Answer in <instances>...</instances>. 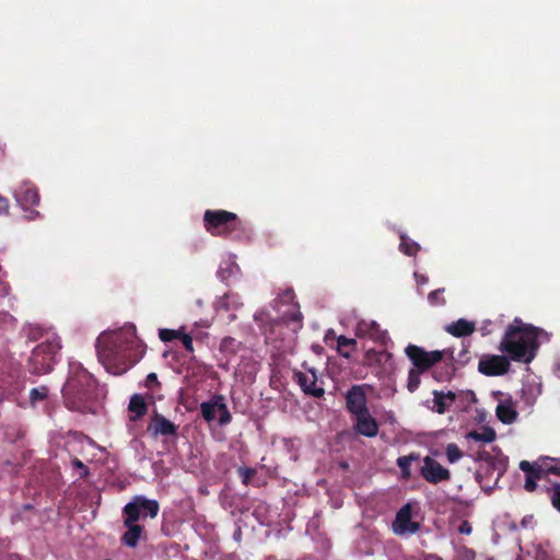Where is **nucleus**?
I'll use <instances>...</instances> for the list:
<instances>
[{"instance_id": "27", "label": "nucleus", "mask_w": 560, "mask_h": 560, "mask_svg": "<svg viewBox=\"0 0 560 560\" xmlns=\"http://www.w3.org/2000/svg\"><path fill=\"white\" fill-rule=\"evenodd\" d=\"M419 458L418 454L411 453L407 456H400L397 458V466L400 468L401 475L405 479L410 478L411 471L410 466L413 460Z\"/></svg>"}, {"instance_id": "30", "label": "nucleus", "mask_w": 560, "mask_h": 560, "mask_svg": "<svg viewBox=\"0 0 560 560\" xmlns=\"http://www.w3.org/2000/svg\"><path fill=\"white\" fill-rule=\"evenodd\" d=\"M421 374H423V372H420L419 370H417L415 368L409 370L407 389L410 393H415L419 388L420 383H421Z\"/></svg>"}, {"instance_id": "38", "label": "nucleus", "mask_w": 560, "mask_h": 560, "mask_svg": "<svg viewBox=\"0 0 560 560\" xmlns=\"http://www.w3.org/2000/svg\"><path fill=\"white\" fill-rule=\"evenodd\" d=\"M550 500L552 506L560 513V483L553 485Z\"/></svg>"}, {"instance_id": "15", "label": "nucleus", "mask_w": 560, "mask_h": 560, "mask_svg": "<svg viewBox=\"0 0 560 560\" xmlns=\"http://www.w3.org/2000/svg\"><path fill=\"white\" fill-rule=\"evenodd\" d=\"M294 380L306 395L315 398L324 396L325 390L322 386H317V375L314 369H311L308 374L301 371L294 372Z\"/></svg>"}, {"instance_id": "22", "label": "nucleus", "mask_w": 560, "mask_h": 560, "mask_svg": "<svg viewBox=\"0 0 560 560\" xmlns=\"http://www.w3.org/2000/svg\"><path fill=\"white\" fill-rule=\"evenodd\" d=\"M498 419L504 424L513 423L517 418V412L511 400L501 401L495 409Z\"/></svg>"}, {"instance_id": "19", "label": "nucleus", "mask_w": 560, "mask_h": 560, "mask_svg": "<svg viewBox=\"0 0 560 560\" xmlns=\"http://www.w3.org/2000/svg\"><path fill=\"white\" fill-rule=\"evenodd\" d=\"M520 469L526 474L524 489L528 492H533L537 487L536 481L542 479V476L539 472L538 464H532L527 460H522L520 463Z\"/></svg>"}, {"instance_id": "45", "label": "nucleus", "mask_w": 560, "mask_h": 560, "mask_svg": "<svg viewBox=\"0 0 560 560\" xmlns=\"http://www.w3.org/2000/svg\"><path fill=\"white\" fill-rule=\"evenodd\" d=\"M443 397L451 404H453L456 399V394L454 392L448 390L447 393H443Z\"/></svg>"}, {"instance_id": "4", "label": "nucleus", "mask_w": 560, "mask_h": 560, "mask_svg": "<svg viewBox=\"0 0 560 560\" xmlns=\"http://www.w3.org/2000/svg\"><path fill=\"white\" fill-rule=\"evenodd\" d=\"M203 225L213 236L228 237L243 229V222L236 213L226 210H206Z\"/></svg>"}, {"instance_id": "18", "label": "nucleus", "mask_w": 560, "mask_h": 560, "mask_svg": "<svg viewBox=\"0 0 560 560\" xmlns=\"http://www.w3.org/2000/svg\"><path fill=\"white\" fill-rule=\"evenodd\" d=\"M378 429L377 421L369 411L355 417L354 430L357 433L366 438H374L377 435Z\"/></svg>"}, {"instance_id": "14", "label": "nucleus", "mask_w": 560, "mask_h": 560, "mask_svg": "<svg viewBox=\"0 0 560 560\" xmlns=\"http://www.w3.org/2000/svg\"><path fill=\"white\" fill-rule=\"evenodd\" d=\"M420 524L411 521V506L405 504L396 514L393 523V530L396 535H404L406 533L415 534L419 530Z\"/></svg>"}, {"instance_id": "25", "label": "nucleus", "mask_w": 560, "mask_h": 560, "mask_svg": "<svg viewBox=\"0 0 560 560\" xmlns=\"http://www.w3.org/2000/svg\"><path fill=\"white\" fill-rule=\"evenodd\" d=\"M468 438L476 442L491 443L495 440V431L489 427H483L481 431H471L468 433Z\"/></svg>"}, {"instance_id": "9", "label": "nucleus", "mask_w": 560, "mask_h": 560, "mask_svg": "<svg viewBox=\"0 0 560 560\" xmlns=\"http://www.w3.org/2000/svg\"><path fill=\"white\" fill-rule=\"evenodd\" d=\"M125 516L124 525L127 532L122 535L121 541L128 547H136L143 532V526L137 524L138 515L133 505H125L122 509Z\"/></svg>"}, {"instance_id": "17", "label": "nucleus", "mask_w": 560, "mask_h": 560, "mask_svg": "<svg viewBox=\"0 0 560 560\" xmlns=\"http://www.w3.org/2000/svg\"><path fill=\"white\" fill-rule=\"evenodd\" d=\"M357 336L368 337L375 342L386 343L387 332L375 320H361L357 325Z\"/></svg>"}, {"instance_id": "34", "label": "nucleus", "mask_w": 560, "mask_h": 560, "mask_svg": "<svg viewBox=\"0 0 560 560\" xmlns=\"http://www.w3.org/2000/svg\"><path fill=\"white\" fill-rule=\"evenodd\" d=\"M237 474L242 479L244 486L255 485L253 482L254 477L257 475V470L252 467L241 466L237 468Z\"/></svg>"}, {"instance_id": "1", "label": "nucleus", "mask_w": 560, "mask_h": 560, "mask_svg": "<svg viewBox=\"0 0 560 560\" xmlns=\"http://www.w3.org/2000/svg\"><path fill=\"white\" fill-rule=\"evenodd\" d=\"M145 345L138 338L136 326L104 332L97 338L96 351L100 362L113 375H122L145 353Z\"/></svg>"}, {"instance_id": "20", "label": "nucleus", "mask_w": 560, "mask_h": 560, "mask_svg": "<svg viewBox=\"0 0 560 560\" xmlns=\"http://www.w3.org/2000/svg\"><path fill=\"white\" fill-rule=\"evenodd\" d=\"M445 330L457 338L467 337L470 336L476 330V325L474 322L459 318L456 322L448 324Z\"/></svg>"}, {"instance_id": "51", "label": "nucleus", "mask_w": 560, "mask_h": 560, "mask_svg": "<svg viewBox=\"0 0 560 560\" xmlns=\"http://www.w3.org/2000/svg\"><path fill=\"white\" fill-rule=\"evenodd\" d=\"M104 560H110V559L107 558V559H104Z\"/></svg>"}, {"instance_id": "23", "label": "nucleus", "mask_w": 560, "mask_h": 560, "mask_svg": "<svg viewBox=\"0 0 560 560\" xmlns=\"http://www.w3.org/2000/svg\"><path fill=\"white\" fill-rule=\"evenodd\" d=\"M217 402V395H214L210 400L200 404L201 416L207 422H211L215 419L218 411Z\"/></svg>"}, {"instance_id": "5", "label": "nucleus", "mask_w": 560, "mask_h": 560, "mask_svg": "<svg viewBox=\"0 0 560 560\" xmlns=\"http://www.w3.org/2000/svg\"><path fill=\"white\" fill-rule=\"evenodd\" d=\"M60 349L61 345L57 338L47 339L37 345L30 358L32 372L38 375L49 373L52 370Z\"/></svg>"}, {"instance_id": "12", "label": "nucleus", "mask_w": 560, "mask_h": 560, "mask_svg": "<svg viewBox=\"0 0 560 560\" xmlns=\"http://www.w3.org/2000/svg\"><path fill=\"white\" fill-rule=\"evenodd\" d=\"M510 360L504 355H485L479 360L478 371L487 376H499L509 372Z\"/></svg>"}, {"instance_id": "36", "label": "nucleus", "mask_w": 560, "mask_h": 560, "mask_svg": "<svg viewBox=\"0 0 560 560\" xmlns=\"http://www.w3.org/2000/svg\"><path fill=\"white\" fill-rule=\"evenodd\" d=\"M445 289L440 288L428 294V301L432 306H443L446 303L445 298L443 296Z\"/></svg>"}, {"instance_id": "41", "label": "nucleus", "mask_w": 560, "mask_h": 560, "mask_svg": "<svg viewBox=\"0 0 560 560\" xmlns=\"http://www.w3.org/2000/svg\"><path fill=\"white\" fill-rule=\"evenodd\" d=\"M236 346V340L233 337H224L221 341L222 350H231L234 351Z\"/></svg>"}, {"instance_id": "24", "label": "nucleus", "mask_w": 560, "mask_h": 560, "mask_svg": "<svg viewBox=\"0 0 560 560\" xmlns=\"http://www.w3.org/2000/svg\"><path fill=\"white\" fill-rule=\"evenodd\" d=\"M357 340L353 338H348L346 336H339L337 338V349L341 357L350 358L351 351L355 348Z\"/></svg>"}, {"instance_id": "13", "label": "nucleus", "mask_w": 560, "mask_h": 560, "mask_svg": "<svg viewBox=\"0 0 560 560\" xmlns=\"http://www.w3.org/2000/svg\"><path fill=\"white\" fill-rule=\"evenodd\" d=\"M178 427L166 419L163 415L154 412L148 424L147 431L152 438L158 436H176Z\"/></svg>"}, {"instance_id": "35", "label": "nucleus", "mask_w": 560, "mask_h": 560, "mask_svg": "<svg viewBox=\"0 0 560 560\" xmlns=\"http://www.w3.org/2000/svg\"><path fill=\"white\" fill-rule=\"evenodd\" d=\"M445 455L451 464L458 462L464 456L463 452L455 443L447 444L445 448Z\"/></svg>"}, {"instance_id": "39", "label": "nucleus", "mask_w": 560, "mask_h": 560, "mask_svg": "<svg viewBox=\"0 0 560 560\" xmlns=\"http://www.w3.org/2000/svg\"><path fill=\"white\" fill-rule=\"evenodd\" d=\"M160 382L158 380L156 373H149L144 381V386L149 389H153L154 387H160Z\"/></svg>"}, {"instance_id": "49", "label": "nucleus", "mask_w": 560, "mask_h": 560, "mask_svg": "<svg viewBox=\"0 0 560 560\" xmlns=\"http://www.w3.org/2000/svg\"><path fill=\"white\" fill-rule=\"evenodd\" d=\"M500 476H501V472H498V475H497V477H495V480H494V482H495V483L498 482V480H499Z\"/></svg>"}, {"instance_id": "8", "label": "nucleus", "mask_w": 560, "mask_h": 560, "mask_svg": "<svg viewBox=\"0 0 560 560\" xmlns=\"http://www.w3.org/2000/svg\"><path fill=\"white\" fill-rule=\"evenodd\" d=\"M460 346H462V348L457 353H455L454 347H450V348L445 349V350L452 351V354L446 353V357L450 358L451 363L446 365L445 374H438V372H434L433 376L435 380H438L439 382L448 381V380H451V377L454 375V373L456 371L455 364L459 368H463L470 362V360H471L470 341H462Z\"/></svg>"}, {"instance_id": "46", "label": "nucleus", "mask_w": 560, "mask_h": 560, "mask_svg": "<svg viewBox=\"0 0 560 560\" xmlns=\"http://www.w3.org/2000/svg\"><path fill=\"white\" fill-rule=\"evenodd\" d=\"M476 480L480 483L481 487H483V476L481 471L476 472Z\"/></svg>"}, {"instance_id": "11", "label": "nucleus", "mask_w": 560, "mask_h": 560, "mask_svg": "<svg viewBox=\"0 0 560 560\" xmlns=\"http://www.w3.org/2000/svg\"><path fill=\"white\" fill-rule=\"evenodd\" d=\"M420 476L432 485L451 480V471L431 456H425L423 458V464L420 468Z\"/></svg>"}, {"instance_id": "6", "label": "nucleus", "mask_w": 560, "mask_h": 560, "mask_svg": "<svg viewBox=\"0 0 560 560\" xmlns=\"http://www.w3.org/2000/svg\"><path fill=\"white\" fill-rule=\"evenodd\" d=\"M13 197L18 206L28 213L27 218L30 220L39 218V212L34 208L39 205L40 196L39 190L34 183L30 180L20 183L13 190Z\"/></svg>"}, {"instance_id": "31", "label": "nucleus", "mask_w": 560, "mask_h": 560, "mask_svg": "<svg viewBox=\"0 0 560 560\" xmlns=\"http://www.w3.org/2000/svg\"><path fill=\"white\" fill-rule=\"evenodd\" d=\"M294 291L293 289H285L277 299L272 302V307L275 310H279L280 304H292L294 302Z\"/></svg>"}, {"instance_id": "3", "label": "nucleus", "mask_w": 560, "mask_h": 560, "mask_svg": "<svg viewBox=\"0 0 560 560\" xmlns=\"http://www.w3.org/2000/svg\"><path fill=\"white\" fill-rule=\"evenodd\" d=\"M96 382L91 373L81 366L72 368L70 375L62 387L66 406L78 410L93 397Z\"/></svg>"}, {"instance_id": "33", "label": "nucleus", "mask_w": 560, "mask_h": 560, "mask_svg": "<svg viewBox=\"0 0 560 560\" xmlns=\"http://www.w3.org/2000/svg\"><path fill=\"white\" fill-rule=\"evenodd\" d=\"M48 397V387L39 386L34 387L30 392V402L32 406H35L36 402L45 400Z\"/></svg>"}, {"instance_id": "43", "label": "nucleus", "mask_w": 560, "mask_h": 560, "mask_svg": "<svg viewBox=\"0 0 560 560\" xmlns=\"http://www.w3.org/2000/svg\"><path fill=\"white\" fill-rule=\"evenodd\" d=\"M458 530H459L460 534L469 535L471 533L472 528H471V525H470V523L468 521H464L460 524Z\"/></svg>"}, {"instance_id": "32", "label": "nucleus", "mask_w": 560, "mask_h": 560, "mask_svg": "<svg viewBox=\"0 0 560 560\" xmlns=\"http://www.w3.org/2000/svg\"><path fill=\"white\" fill-rule=\"evenodd\" d=\"M433 402H434V411L442 415L444 413L448 407H450V402L447 400L444 399L443 397V392H440V390H434L433 392Z\"/></svg>"}, {"instance_id": "40", "label": "nucleus", "mask_w": 560, "mask_h": 560, "mask_svg": "<svg viewBox=\"0 0 560 560\" xmlns=\"http://www.w3.org/2000/svg\"><path fill=\"white\" fill-rule=\"evenodd\" d=\"M183 345V347L188 351V352H192L194 351V346H192V338L191 336L180 331V335H179V338H178Z\"/></svg>"}, {"instance_id": "7", "label": "nucleus", "mask_w": 560, "mask_h": 560, "mask_svg": "<svg viewBox=\"0 0 560 560\" xmlns=\"http://www.w3.org/2000/svg\"><path fill=\"white\" fill-rule=\"evenodd\" d=\"M405 353L412 363L413 368L424 373L429 371L432 366H434L436 363L442 361L446 357V353L452 354V351H425L422 347L410 343L405 348Z\"/></svg>"}, {"instance_id": "29", "label": "nucleus", "mask_w": 560, "mask_h": 560, "mask_svg": "<svg viewBox=\"0 0 560 560\" xmlns=\"http://www.w3.org/2000/svg\"><path fill=\"white\" fill-rule=\"evenodd\" d=\"M399 248L405 255L415 256L419 252L420 246L418 243H416V242L411 241L410 238H408L407 236L402 235L400 238Z\"/></svg>"}, {"instance_id": "2", "label": "nucleus", "mask_w": 560, "mask_h": 560, "mask_svg": "<svg viewBox=\"0 0 560 560\" xmlns=\"http://www.w3.org/2000/svg\"><path fill=\"white\" fill-rule=\"evenodd\" d=\"M541 332L542 329L524 324L522 319L515 318L508 326L499 350L508 353L510 359L515 362L529 363L536 357L539 347L537 339Z\"/></svg>"}, {"instance_id": "37", "label": "nucleus", "mask_w": 560, "mask_h": 560, "mask_svg": "<svg viewBox=\"0 0 560 560\" xmlns=\"http://www.w3.org/2000/svg\"><path fill=\"white\" fill-rule=\"evenodd\" d=\"M180 335V330H174L168 328H162L159 330V337L163 342H171L175 339H178Z\"/></svg>"}, {"instance_id": "44", "label": "nucleus", "mask_w": 560, "mask_h": 560, "mask_svg": "<svg viewBox=\"0 0 560 560\" xmlns=\"http://www.w3.org/2000/svg\"><path fill=\"white\" fill-rule=\"evenodd\" d=\"M72 464H73L74 467L80 468V469L83 470V476L88 475V472H89L88 467L79 458H74L72 460Z\"/></svg>"}, {"instance_id": "28", "label": "nucleus", "mask_w": 560, "mask_h": 560, "mask_svg": "<svg viewBox=\"0 0 560 560\" xmlns=\"http://www.w3.org/2000/svg\"><path fill=\"white\" fill-rule=\"evenodd\" d=\"M538 468L542 478H546L549 475L560 476V460H549L542 464H538Z\"/></svg>"}, {"instance_id": "10", "label": "nucleus", "mask_w": 560, "mask_h": 560, "mask_svg": "<svg viewBox=\"0 0 560 560\" xmlns=\"http://www.w3.org/2000/svg\"><path fill=\"white\" fill-rule=\"evenodd\" d=\"M368 384L352 385L346 394V408L354 417L369 411L366 388Z\"/></svg>"}, {"instance_id": "16", "label": "nucleus", "mask_w": 560, "mask_h": 560, "mask_svg": "<svg viewBox=\"0 0 560 560\" xmlns=\"http://www.w3.org/2000/svg\"><path fill=\"white\" fill-rule=\"evenodd\" d=\"M126 505H133V508H136L138 521L140 518H145L148 516L151 518H155L160 511V504L156 500L147 499L143 495H136Z\"/></svg>"}, {"instance_id": "42", "label": "nucleus", "mask_w": 560, "mask_h": 560, "mask_svg": "<svg viewBox=\"0 0 560 560\" xmlns=\"http://www.w3.org/2000/svg\"><path fill=\"white\" fill-rule=\"evenodd\" d=\"M10 202L9 199L0 195V215L9 214Z\"/></svg>"}, {"instance_id": "26", "label": "nucleus", "mask_w": 560, "mask_h": 560, "mask_svg": "<svg viewBox=\"0 0 560 560\" xmlns=\"http://www.w3.org/2000/svg\"><path fill=\"white\" fill-rule=\"evenodd\" d=\"M217 405H218V412L220 413L219 417V424L220 425H226L232 421V415L230 410L228 409V406L225 404V398L223 395H217Z\"/></svg>"}, {"instance_id": "21", "label": "nucleus", "mask_w": 560, "mask_h": 560, "mask_svg": "<svg viewBox=\"0 0 560 560\" xmlns=\"http://www.w3.org/2000/svg\"><path fill=\"white\" fill-rule=\"evenodd\" d=\"M128 410L130 411V421H138L148 412V405L140 394H133L130 398Z\"/></svg>"}, {"instance_id": "48", "label": "nucleus", "mask_w": 560, "mask_h": 560, "mask_svg": "<svg viewBox=\"0 0 560 560\" xmlns=\"http://www.w3.org/2000/svg\"><path fill=\"white\" fill-rule=\"evenodd\" d=\"M480 330H481L482 336H486V335H488V334L490 332V331L488 330V327H486V326H482V327L480 328Z\"/></svg>"}, {"instance_id": "50", "label": "nucleus", "mask_w": 560, "mask_h": 560, "mask_svg": "<svg viewBox=\"0 0 560 560\" xmlns=\"http://www.w3.org/2000/svg\"><path fill=\"white\" fill-rule=\"evenodd\" d=\"M25 509H26V510H30V509H31V505H30V504L25 505Z\"/></svg>"}, {"instance_id": "47", "label": "nucleus", "mask_w": 560, "mask_h": 560, "mask_svg": "<svg viewBox=\"0 0 560 560\" xmlns=\"http://www.w3.org/2000/svg\"><path fill=\"white\" fill-rule=\"evenodd\" d=\"M300 318H301V314L300 313H293L292 316H291L292 320H299Z\"/></svg>"}]
</instances>
